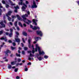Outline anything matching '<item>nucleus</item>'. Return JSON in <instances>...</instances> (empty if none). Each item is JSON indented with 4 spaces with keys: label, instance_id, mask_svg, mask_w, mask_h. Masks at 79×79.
Instances as JSON below:
<instances>
[{
    "label": "nucleus",
    "instance_id": "nucleus-28",
    "mask_svg": "<svg viewBox=\"0 0 79 79\" xmlns=\"http://www.w3.org/2000/svg\"><path fill=\"white\" fill-rule=\"evenodd\" d=\"M3 30H2L1 31H0V35L2 34H3Z\"/></svg>",
    "mask_w": 79,
    "mask_h": 79
},
{
    "label": "nucleus",
    "instance_id": "nucleus-35",
    "mask_svg": "<svg viewBox=\"0 0 79 79\" xmlns=\"http://www.w3.org/2000/svg\"><path fill=\"white\" fill-rule=\"evenodd\" d=\"M2 3H3V4H5V1L2 0Z\"/></svg>",
    "mask_w": 79,
    "mask_h": 79
},
{
    "label": "nucleus",
    "instance_id": "nucleus-60",
    "mask_svg": "<svg viewBox=\"0 0 79 79\" xmlns=\"http://www.w3.org/2000/svg\"><path fill=\"white\" fill-rule=\"evenodd\" d=\"M28 31L29 32H32V31H31V30H29Z\"/></svg>",
    "mask_w": 79,
    "mask_h": 79
},
{
    "label": "nucleus",
    "instance_id": "nucleus-29",
    "mask_svg": "<svg viewBox=\"0 0 79 79\" xmlns=\"http://www.w3.org/2000/svg\"><path fill=\"white\" fill-rule=\"evenodd\" d=\"M48 56H44V58H45V59H47L48 58Z\"/></svg>",
    "mask_w": 79,
    "mask_h": 79
},
{
    "label": "nucleus",
    "instance_id": "nucleus-53",
    "mask_svg": "<svg viewBox=\"0 0 79 79\" xmlns=\"http://www.w3.org/2000/svg\"><path fill=\"white\" fill-rule=\"evenodd\" d=\"M6 35H8V34H9V33H8V32H6Z\"/></svg>",
    "mask_w": 79,
    "mask_h": 79
},
{
    "label": "nucleus",
    "instance_id": "nucleus-33",
    "mask_svg": "<svg viewBox=\"0 0 79 79\" xmlns=\"http://www.w3.org/2000/svg\"><path fill=\"white\" fill-rule=\"evenodd\" d=\"M10 33H12V32H13V29L12 28H10Z\"/></svg>",
    "mask_w": 79,
    "mask_h": 79
},
{
    "label": "nucleus",
    "instance_id": "nucleus-52",
    "mask_svg": "<svg viewBox=\"0 0 79 79\" xmlns=\"http://www.w3.org/2000/svg\"><path fill=\"white\" fill-rule=\"evenodd\" d=\"M27 14L28 15H29L30 14V12H29V11H27Z\"/></svg>",
    "mask_w": 79,
    "mask_h": 79
},
{
    "label": "nucleus",
    "instance_id": "nucleus-39",
    "mask_svg": "<svg viewBox=\"0 0 79 79\" xmlns=\"http://www.w3.org/2000/svg\"><path fill=\"white\" fill-rule=\"evenodd\" d=\"M18 62H20L21 61V59H18Z\"/></svg>",
    "mask_w": 79,
    "mask_h": 79
},
{
    "label": "nucleus",
    "instance_id": "nucleus-4",
    "mask_svg": "<svg viewBox=\"0 0 79 79\" xmlns=\"http://www.w3.org/2000/svg\"><path fill=\"white\" fill-rule=\"evenodd\" d=\"M12 13V11H9L7 14H6V16L7 17H8V19L9 20V21H11V18L9 17L8 16V15H9V16H10V15H11V14Z\"/></svg>",
    "mask_w": 79,
    "mask_h": 79
},
{
    "label": "nucleus",
    "instance_id": "nucleus-8",
    "mask_svg": "<svg viewBox=\"0 0 79 79\" xmlns=\"http://www.w3.org/2000/svg\"><path fill=\"white\" fill-rule=\"evenodd\" d=\"M36 33L38 35H40L41 37L42 35V33L41 31H37Z\"/></svg>",
    "mask_w": 79,
    "mask_h": 79
},
{
    "label": "nucleus",
    "instance_id": "nucleus-55",
    "mask_svg": "<svg viewBox=\"0 0 79 79\" xmlns=\"http://www.w3.org/2000/svg\"><path fill=\"white\" fill-rule=\"evenodd\" d=\"M21 45H22V47H24V44H23V43H21Z\"/></svg>",
    "mask_w": 79,
    "mask_h": 79
},
{
    "label": "nucleus",
    "instance_id": "nucleus-19",
    "mask_svg": "<svg viewBox=\"0 0 79 79\" xmlns=\"http://www.w3.org/2000/svg\"><path fill=\"white\" fill-rule=\"evenodd\" d=\"M8 0L10 3L11 5V6L15 5V4L13 3V2L10 0Z\"/></svg>",
    "mask_w": 79,
    "mask_h": 79
},
{
    "label": "nucleus",
    "instance_id": "nucleus-51",
    "mask_svg": "<svg viewBox=\"0 0 79 79\" xmlns=\"http://www.w3.org/2000/svg\"><path fill=\"white\" fill-rule=\"evenodd\" d=\"M18 65H19V63H18L16 64V66H18Z\"/></svg>",
    "mask_w": 79,
    "mask_h": 79
},
{
    "label": "nucleus",
    "instance_id": "nucleus-12",
    "mask_svg": "<svg viewBox=\"0 0 79 79\" xmlns=\"http://www.w3.org/2000/svg\"><path fill=\"white\" fill-rule=\"evenodd\" d=\"M27 52L28 53H30V56L31 57L34 56V54L32 55V54L31 53L32 52H31V51H28Z\"/></svg>",
    "mask_w": 79,
    "mask_h": 79
},
{
    "label": "nucleus",
    "instance_id": "nucleus-63",
    "mask_svg": "<svg viewBox=\"0 0 79 79\" xmlns=\"http://www.w3.org/2000/svg\"><path fill=\"white\" fill-rule=\"evenodd\" d=\"M19 50H21V48L20 47H19Z\"/></svg>",
    "mask_w": 79,
    "mask_h": 79
},
{
    "label": "nucleus",
    "instance_id": "nucleus-17",
    "mask_svg": "<svg viewBox=\"0 0 79 79\" xmlns=\"http://www.w3.org/2000/svg\"><path fill=\"white\" fill-rule=\"evenodd\" d=\"M16 16L17 17V19H18V20H20L21 21L22 20V19H21V18L19 16V15H17Z\"/></svg>",
    "mask_w": 79,
    "mask_h": 79
},
{
    "label": "nucleus",
    "instance_id": "nucleus-43",
    "mask_svg": "<svg viewBox=\"0 0 79 79\" xmlns=\"http://www.w3.org/2000/svg\"><path fill=\"white\" fill-rule=\"evenodd\" d=\"M31 62H29L27 64V65H31Z\"/></svg>",
    "mask_w": 79,
    "mask_h": 79
},
{
    "label": "nucleus",
    "instance_id": "nucleus-5",
    "mask_svg": "<svg viewBox=\"0 0 79 79\" xmlns=\"http://www.w3.org/2000/svg\"><path fill=\"white\" fill-rule=\"evenodd\" d=\"M30 27H31V28H32L33 30H36V29H40V28L39 27L37 26L36 27L35 26H34V27H33V26H32V25H30Z\"/></svg>",
    "mask_w": 79,
    "mask_h": 79
},
{
    "label": "nucleus",
    "instance_id": "nucleus-38",
    "mask_svg": "<svg viewBox=\"0 0 79 79\" xmlns=\"http://www.w3.org/2000/svg\"><path fill=\"white\" fill-rule=\"evenodd\" d=\"M24 49L25 50H27V47L24 48Z\"/></svg>",
    "mask_w": 79,
    "mask_h": 79
},
{
    "label": "nucleus",
    "instance_id": "nucleus-59",
    "mask_svg": "<svg viewBox=\"0 0 79 79\" xmlns=\"http://www.w3.org/2000/svg\"><path fill=\"white\" fill-rule=\"evenodd\" d=\"M13 56V54H11L10 55V56H11V57H12V56Z\"/></svg>",
    "mask_w": 79,
    "mask_h": 79
},
{
    "label": "nucleus",
    "instance_id": "nucleus-54",
    "mask_svg": "<svg viewBox=\"0 0 79 79\" xmlns=\"http://www.w3.org/2000/svg\"><path fill=\"white\" fill-rule=\"evenodd\" d=\"M19 65H20V66H21V65H23V63H21L19 64Z\"/></svg>",
    "mask_w": 79,
    "mask_h": 79
},
{
    "label": "nucleus",
    "instance_id": "nucleus-23",
    "mask_svg": "<svg viewBox=\"0 0 79 79\" xmlns=\"http://www.w3.org/2000/svg\"><path fill=\"white\" fill-rule=\"evenodd\" d=\"M23 35H25V36L27 35V33L25 32H23Z\"/></svg>",
    "mask_w": 79,
    "mask_h": 79
},
{
    "label": "nucleus",
    "instance_id": "nucleus-34",
    "mask_svg": "<svg viewBox=\"0 0 79 79\" xmlns=\"http://www.w3.org/2000/svg\"><path fill=\"white\" fill-rule=\"evenodd\" d=\"M6 8H8V7H9V5H7V4H6Z\"/></svg>",
    "mask_w": 79,
    "mask_h": 79
},
{
    "label": "nucleus",
    "instance_id": "nucleus-13",
    "mask_svg": "<svg viewBox=\"0 0 79 79\" xmlns=\"http://www.w3.org/2000/svg\"><path fill=\"white\" fill-rule=\"evenodd\" d=\"M1 40H5V42H7V39L6 38V37H2L1 38Z\"/></svg>",
    "mask_w": 79,
    "mask_h": 79
},
{
    "label": "nucleus",
    "instance_id": "nucleus-18",
    "mask_svg": "<svg viewBox=\"0 0 79 79\" xmlns=\"http://www.w3.org/2000/svg\"><path fill=\"white\" fill-rule=\"evenodd\" d=\"M15 33L17 35L15 36V39H16V38H18V35H19V33H18L17 31H16Z\"/></svg>",
    "mask_w": 79,
    "mask_h": 79
},
{
    "label": "nucleus",
    "instance_id": "nucleus-25",
    "mask_svg": "<svg viewBox=\"0 0 79 79\" xmlns=\"http://www.w3.org/2000/svg\"><path fill=\"white\" fill-rule=\"evenodd\" d=\"M18 23V22L16 21L15 23V27H17V23Z\"/></svg>",
    "mask_w": 79,
    "mask_h": 79
},
{
    "label": "nucleus",
    "instance_id": "nucleus-22",
    "mask_svg": "<svg viewBox=\"0 0 79 79\" xmlns=\"http://www.w3.org/2000/svg\"><path fill=\"white\" fill-rule=\"evenodd\" d=\"M19 25L20 26H21V27H23V25H22V24H21V23L20 22H19Z\"/></svg>",
    "mask_w": 79,
    "mask_h": 79
},
{
    "label": "nucleus",
    "instance_id": "nucleus-3",
    "mask_svg": "<svg viewBox=\"0 0 79 79\" xmlns=\"http://www.w3.org/2000/svg\"><path fill=\"white\" fill-rule=\"evenodd\" d=\"M28 17V15L26 14H25V15H23L22 16V17L24 20V21L25 22V23H26L27 24H29V23L26 21V20H27V19L26 18V17Z\"/></svg>",
    "mask_w": 79,
    "mask_h": 79
},
{
    "label": "nucleus",
    "instance_id": "nucleus-61",
    "mask_svg": "<svg viewBox=\"0 0 79 79\" xmlns=\"http://www.w3.org/2000/svg\"><path fill=\"white\" fill-rule=\"evenodd\" d=\"M12 69H14V68H15V66H14L12 67Z\"/></svg>",
    "mask_w": 79,
    "mask_h": 79
},
{
    "label": "nucleus",
    "instance_id": "nucleus-46",
    "mask_svg": "<svg viewBox=\"0 0 79 79\" xmlns=\"http://www.w3.org/2000/svg\"><path fill=\"white\" fill-rule=\"evenodd\" d=\"M13 45L14 46H15L16 45V44L15 43H13Z\"/></svg>",
    "mask_w": 79,
    "mask_h": 79
},
{
    "label": "nucleus",
    "instance_id": "nucleus-50",
    "mask_svg": "<svg viewBox=\"0 0 79 79\" xmlns=\"http://www.w3.org/2000/svg\"><path fill=\"white\" fill-rule=\"evenodd\" d=\"M23 26L24 27H26V25L25 23L23 24Z\"/></svg>",
    "mask_w": 79,
    "mask_h": 79
},
{
    "label": "nucleus",
    "instance_id": "nucleus-57",
    "mask_svg": "<svg viewBox=\"0 0 79 79\" xmlns=\"http://www.w3.org/2000/svg\"><path fill=\"white\" fill-rule=\"evenodd\" d=\"M5 61H8V59H5Z\"/></svg>",
    "mask_w": 79,
    "mask_h": 79
},
{
    "label": "nucleus",
    "instance_id": "nucleus-40",
    "mask_svg": "<svg viewBox=\"0 0 79 79\" xmlns=\"http://www.w3.org/2000/svg\"><path fill=\"white\" fill-rule=\"evenodd\" d=\"M17 29L18 30V31H19V27H17Z\"/></svg>",
    "mask_w": 79,
    "mask_h": 79
},
{
    "label": "nucleus",
    "instance_id": "nucleus-6",
    "mask_svg": "<svg viewBox=\"0 0 79 79\" xmlns=\"http://www.w3.org/2000/svg\"><path fill=\"white\" fill-rule=\"evenodd\" d=\"M37 6L36 5L35 2V1H34L33 2V5L31 6L32 8H37Z\"/></svg>",
    "mask_w": 79,
    "mask_h": 79
},
{
    "label": "nucleus",
    "instance_id": "nucleus-64",
    "mask_svg": "<svg viewBox=\"0 0 79 79\" xmlns=\"http://www.w3.org/2000/svg\"><path fill=\"white\" fill-rule=\"evenodd\" d=\"M4 23H6V21L4 20Z\"/></svg>",
    "mask_w": 79,
    "mask_h": 79
},
{
    "label": "nucleus",
    "instance_id": "nucleus-1",
    "mask_svg": "<svg viewBox=\"0 0 79 79\" xmlns=\"http://www.w3.org/2000/svg\"><path fill=\"white\" fill-rule=\"evenodd\" d=\"M28 43H29V47L30 48H32L33 50H32V53H34L35 52H37V49L38 51L39 52V55H44L45 54V52L43 51L41 52L40 51V48L39 46V44H36V48L35 49L34 51V45H32V46L31 45V38H29L28 40Z\"/></svg>",
    "mask_w": 79,
    "mask_h": 79
},
{
    "label": "nucleus",
    "instance_id": "nucleus-20",
    "mask_svg": "<svg viewBox=\"0 0 79 79\" xmlns=\"http://www.w3.org/2000/svg\"><path fill=\"white\" fill-rule=\"evenodd\" d=\"M16 61H15V62H11V64L12 65H15V63H16Z\"/></svg>",
    "mask_w": 79,
    "mask_h": 79
},
{
    "label": "nucleus",
    "instance_id": "nucleus-30",
    "mask_svg": "<svg viewBox=\"0 0 79 79\" xmlns=\"http://www.w3.org/2000/svg\"><path fill=\"white\" fill-rule=\"evenodd\" d=\"M8 68L9 69H11V65H9Z\"/></svg>",
    "mask_w": 79,
    "mask_h": 79
},
{
    "label": "nucleus",
    "instance_id": "nucleus-27",
    "mask_svg": "<svg viewBox=\"0 0 79 79\" xmlns=\"http://www.w3.org/2000/svg\"><path fill=\"white\" fill-rule=\"evenodd\" d=\"M26 67H27L26 66H25V67L26 68L25 69V71H27L28 70V69H27V68H26Z\"/></svg>",
    "mask_w": 79,
    "mask_h": 79
},
{
    "label": "nucleus",
    "instance_id": "nucleus-21",
    "mask_svg": "<svg viewBox=\"0 0 79 79\" xmlns=\"http://www.w3.org/2000/svg\"><path fill=\"white\" fill-rule=\"evenodd\" d=\"M12 35H13V33H10L9 35V36L10 37H11Z\"/></svg>",
    "mask_w": 79,
    "mask_h": 79
},
{
    "label": "nucleus",
    "instance_id": "nucleus-62",
    "mask_svg": "<svg viewBox=\"0 0 79 79\" xmlns=\"http://www.w3.org/2000/svg\"><path fill=\"white\" fill-rule=\"evenodd\" d=\"M23 63H25V61L24 60H23L22 61Z\"/></svg>",
    "mask_w": 79,
    "mask_h": 79
},
{
    "label": "nucleus",
    "instance_id": "nucleus-31",
    "mask_svg": "<svg viewBox=\"0 0 79 79\" xmlns=\"http://www.w3.org/2000/svg\"><path fill=\"white\" fill-rule=\"evenodd\" d=\"M18 68L15 69V72H17L18 71Z\"/></svg>",
    "mask_w": 79,
    "mask_h": 79
},
{
    "label": "nucleus",
    "instance_id": "nucleus-56",
    "mask_svg": "<svg viewBox=\"0 0 79 79\" xmlns=\"http://www.w3.org/2000/svg\"><path fill=\"white\" fill-rule=\"evenodd\" d=\"M28 59L29 60H31V57H29Z\"/></svg>",
    "mask_w": 79,
    "mask_h": 79
},
{
    "label": "nucleus",
    "instance_id": "nucleus-14",
    "mask_svg": "<svg viewBox=\"0 0 79 79\" xmlns=\"http://www.w3.org/2000/svg\"><path fill=\"white\" fill-rule=\"evenodd\" d=\"M32 21L33 23H34L35 25H37V23L35 22V21H36L37 22V21H38V20H35V19H33L32 20Z\"/></svg>",
    "mask_w": 79,
    "mask_h": 79
},
{
    "label": "nucleus",
    "instance_id": "nucleus-47",
    "mask_svg": "<svg viewBox=\"0 0 79 79\" xmlns=\"http://www.w3.org/2000/svg\"><path fill=\"white\" fill-rule=\"evenodd\" d=\"M0 15H2V13H1V12H2V10L0 8Z\"/></svg>",
    "mask_w": 79,
    "mask_h": 79
},
{
    "label": "nucleus",
    "instance_id": "nucleus-36",
    "mask_svg": "<svg viewBox=\"0 0 79 79\" xmlns=\"http://www.w3.org/2000/svg\"><path fill=\"white\" fill-rule=\"evenodd\" d=\"M27 20L28 21L29 23H32V22L31 21L29 20L28 19H27Z\"/></svg>",
    "mask_w": 79,
    "mask_h": 79
},
{
    "label": "nucleus",
    "instance_id": "nucleus-26",
    "mask_svg": "<svg viewBox=\"0 0 79 79\" xmlns=\"http://www.w3.org/2000/svg\"><path fill=\"white\" fill-rule=\"evenodd\" d=\"M16 56H19V57H20L21 56V55L20 54H18V53H16Z\"/></svg>",
    "mask_w": 79,
    "mask_h": 79
},
{
    "label": "nucleus",
    "instance_id": "nucleus-11",
    "mask_svg": "<svg viewBox=\"0 0 79 79\" xmlns=\"http://www.w3.org/2000/svg\"><path fill=\"white\" fill-rule=\"evenodd\" d=\"M36 56H37V58L38 59H39V61H41V60H42V57H41V56H40V57L39 56V54H37L36 55Z\"/></svg>",
    "mask_w": 79,
    "mask_h": 79
},
{
    "label": "nucleus",
    "instance_id": "nucleus-44",
    "mask_svg": "<svg viewBox=\"0 0 79 79\" xmlns=\"http://www.w3.org/2000/svg\"><path fill=\"white\" fill-rule=\"evenodd\" d=\"M22 40L23 42V43H25V41H24V38H22Z\"/></svg>",
    "mask_w": 79,
    "mask_h": 79
},
{
    "label": "nucleus",
    "instance_id": "nucleus-16",
    "mask_svg": "<svg viewBox=\"0 0 79 79\" xmlns=\"http://www.w3.org/2000/svg\"><path fill=\"white\" fill-rule=\"evenodd\" d=\"M35 39L36 41H37L38 40L41 39V38L39 37H35Z\"/></svg>",
    "mask_w": 79,
    "mask_h": 79
},
{
    "label": "nucleus",
    "instance_id": "nucleus-41",
    "mask_svg": "<svg viewBox=\"0 0 79 79\" xmlns=\"http://www.w3.org/2000/svg\"><path fill=\"white\" fill-rule=\"evenodd\" d=\"M8 42H9V43H12V41H11L10 40H9Z\"/></svg>",
    "mask_w": 79,
    "mask_h": 79
},
{
    "label": "nucleus",
    "instance_id": "nucleus-58",
    "mask_svg": "<svg viewBox=\"0 0 79 79\" xmlns=\"http://www.w3.org/2000/svg\"><path fill=\"white\" fill-rule=\"evenodd\" d=\"M18 53H21V52H20V51H19H19H18Z\"/></svg>",
    "mask_w": 79,
    "mask_h": 79
},
{
    "label": "nucleus",
    "instance_id": "nucleus-32",
    "mask_svg": "<svg viewBox=\"0 0 79 79\" xmlns=\"http://www.w3.org/2000/svg\"><path fill=\"white\" fill-rule=\"evenodd\" d=\"M15 48H14L13 47H11V49L12 50H14V49H15Z\"/></svg>",
    "mask_w": 79,
    "mask_h": 79
},
{
    "label": "nucleus",
    "instance_id": "nucleus-49",
    "mask_svg": "<svg viewBox=\"0 0 79 79\" xmlns=\"http://www.w3.org/2000/svg\"><path fill=\"white\" fill-rule=\"evenodd\" d=\"M16 79H19V77L18 76H17L16 77Z\"/></svg>",
    "mask_w": 79,
    "mask_h": 79
},
{
    "label": "nucleus",
    "instance_id": "nucleus-9",
    "mask_svg": "<svg viewBox=\"0 0 79 79\" xmlns=\"http://www.w3.org/2000/svg\"><path fill=\"white\" fill-rule=\"evenodd\" d=\"M8 53H11L10 51L8 50H7L6 52H5L6 54V57L8 56Z\"/></svg>",
    "mask_w": 79,
    "mask_h": 79
},
{
    "label": "nucleus",
    "instance_id": "nucleus-48",
    "mask_svg": "<svg viewBox=\"0 0 79 79\" xmlns=\"http://www.w3.org/2000/svg\"><path fill=\"white\" fill-rule=\"evenodd\" d=\"M10 24L11 26H12L13 25V23L11 22H10Z\"/></svg>",
    "mask_w": 79,
    "mask_h": 79
},
{
    "label": "nucleus",
    "instance_id": "nucleus-45",
    "mask_svg": "<svg viewBox=\"0 0 79 79\" xmlns=\"http://www.w3.org/2000/svg\"><path fill=\"white\" fill-rule=\"evenodd\" d=\"M26 4H29V2H28V1H26Z\"/></svg>",
    "mask_w": 79,
    "mask_h": 79
},
{
    "label": "nucleus",
    "instance_id": "nucleus-42",
    "mask_svg": "<svg viewBox=\"0 0 79 79\" xmlns=\"http://www.w3.org/2000/svg\"><path fill=\"white\" fill-rule=\"evenodd\" d=\"M5 29L6 31H9V29H8L5 28Z\"/></svg>",
    "mask_w": 79,
    "mask_h": 79
},
{
    "label": "nucleus",
    "instance_id": "nucleus-24",
    "mask_svg": "<svg viewBox=\"0 0 79 79\" xmlns=\"http://www.w3.org/2000/svg\"><path fill=\"white\" fill-rule=\"evenodd\" d=\"M12 18H13V19H15V18H16V16H15L12 15L11 16Z\"/></svg>",
    "mask_w": 79,
    "mask_h": 79
},
{
    "label": "nucleus",
    "instance_id": "nucleus-15",
    "mask_svg": "<svg viewBox=\"0 0 79 79\" xmlns=\"http://www.w3.org/2000/svg\"><path fill=\"white\" fill-rule=\"evenodd\" d=\"M15 40L16 42L18 43V45H19V42H20V40L19 39L15 38Z\"/></svg>",
    "mask_w": 79,
    "mask_h": 79
},
{
    "label": "nucleus",
    "instance_id": "nucleus-10",
    "mask_svg": "<svg viewBox=\"0 0 79 79\" xmlns=\"http://www.w3.org/2000/svg\"><path fill=\"white\" fill-rule=\"evenodd\" d=\"M14 8L15 9V13H17L18 9H19V6H17L16 7L14 6Z\"/></svg>",
    "mask_w": 79,
    "mask_h": 79
},
{
    "label": "nucleus",
    "instance_id": "nucleus-2",
    "mask_svg": "<svg viewBox=\"0 0 79 79\" xmlns=\"http://www.w3.org/2000/svg\"><path fill=\"white\" fill-rule=\"evenodd\" d=\"M21 2H19V5H23V6L22 7V10L23 11H25L26 10V8H27V5H26L24 3H23V0H20Z\"/></svg>",
    "mask_w": 79,
    "mask_h": 79
},
{
    "label": "nucleus",
    "instance_id": "nucleus-37",
    "mask_svg": "<svg viewBox=\"0 0 79 79\" xmlns=\"http://www.w3.org/2000/svg\"><path fill=\"white\" fill-rule=\"evenodd\" d=\"M22 53L23 55H24V54H25V52H24V51H22Z\"/></svg>",
    "mask_w": 79,
    "mask_h": 79
},
{
    "label": "nucleus",
    "instance_id": "nucleus-7",
    "mask_svg": "<svg viewBox=\"0 0 79 79\" xmlns=\"http://www.w3.org/2000/svg\"><path fill=\"white\" fill-rule=\"evenodd\" d=\"M0 24H1L0 25V28H2V27H5V25L3 24V22H1Z\"/></svg>",
    "mask_w": 79,
    "mask_h": 79
}]
</instances>
